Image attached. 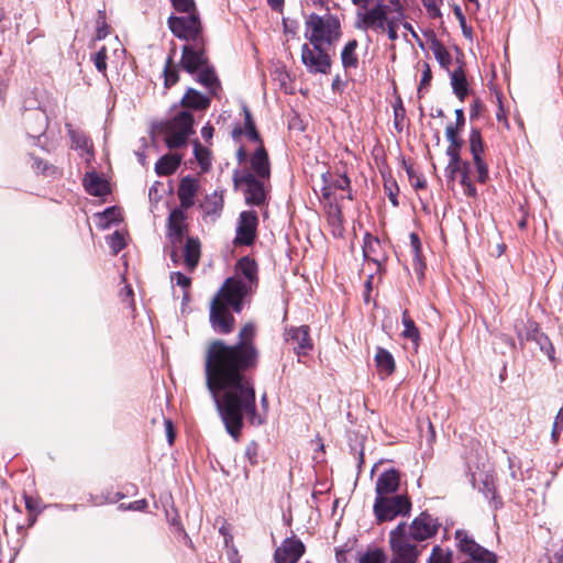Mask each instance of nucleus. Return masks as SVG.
Returning a JSON list of instances; mask_svg holds the SVG:
<instances>
[{
  "instance_id": "obj_1",
  "label": "nucleus",
  "mask_w": 563,
  "mask_h": 563,
  "mask_svg": "<svg viewBox=\"0 0 563 563\" xmlns=\"http://www.w3.org/2000/svg\"><path fill=\"white\" fill-rule=\"evenodd\" d=\"M255 333L256 328L250 322L241 328L234 345L213 340V401L227 432L235 441L241 435L244 415L253 426L265 422L256 410L254 388L241 374L257 364Z\"/></svg>"
},
{
  "instance_id": "obj_2",
  "label": "nucleus",
  "mask_w": 563,
  "mask_h": 563,
  "mask_svg": "<svg viewBox=\"0 0 563 563\" xmlns=\"http://www.w3.org/2000/svg\"><path fill=\"white\" fill-rule=\"evenodd\" d=\"M168 26L174 35L191 41L183 48L181 65L188 73L199 71L198 81L205 86L211 85V70L208 67V56L199 38L200 22L195 14L189 16H170Z\"/></svg>"
},
{
  "instance_id": "obj_3",
  "label": "nucleus",
  "mask_w": 563,
  "mask_h": 563,
  "mask_svg": "<svg viewBox=\"0 0 563 563\" xmlns=\"http://www.w3.org/2000/svg\"><path fill=\"white\" fill-rule=\"evenodd\" d=\"M187 216L181 208L174 209L167 219L166 236L170 247V257L175 264L184 262L194 269L200 258V242L187 235Z\"/></svg>"
},
{
  "instance_id": "obj_4",
  "label": "nucleus",
  "mask_w": 563,
  "mask_h": 563,
  "mask_svg": "<svg viewBox=\"0 0 563 563\" xmlns=\"http://www.w3.org/2000/svg\"><path fill=\"white\" fill-rule=\"evenodd\" d=\"M327 11H329L328 8ZM305 26V38L314 48L318 46H332L342 35L341 22L338 15L330 12L323 15L317 13L309 14L306 18Z\"/></svg>"
},
{
  "instance_id": "obj_5",
  "label": "nucleus",
  "mask_w": 563,
  "mask_h": 563,
  "mask_svg": "<svg viewBox=\"0 0 563 563\" xmlns=\"http://www.w3.org/2000/svg\"><path fill=\"white\" fill-rule=\"evenodd\" d=\"M232 179L234 187L243 192L246 205H265L271 189L269 178L256 177L250 169H235Z\"/></svg>"
},
{
  "instance_id": "obj_6",
  "label": "nucleus",
  "mask_w": 563,
  "mask_h": 563,
  "mask_svg": "<svg viewBox=\"0 0 563 563\" xmlns=\"http://www.w3.org/2000/svg\"><path fill=\"white\" fill-rule=\"evenodd\" d=\"M412 504L406 494L375 497L373 512L377 523L391 521L397 517H408Z\"/></svg>"
},
{
  "instance_id": "obj_7",
  "label": "nucleus",
  "mask_w": 563,
  "mask_h": 563,
  "mask_svg": "<svg viewBox=\"0 0 563 563\" xmlns=\"http://www.w3.org/2000/svg\"><path fill=\"white\" fill-rule=\"evenodd\" d=\"M254 292L255 290L242 283V278L228 277L213 296V299L223 306L230 307L235 313H240L244 308L245 299Z\"/></svg>"
},
{
  "instance_id": "obj_8",
  "label": "nucleus",
  "mask_w": 563,
  "mask_h": 563,
  "mask_svg": "<svg viewBox=\"0 0 563 563\" xmlns=\"http://www.w3.org/2000/svg\"><path fill=\"white\" fill-rule=\"evenodd\" d=\"M389 547L393 553L390 563H417L420 550L409 542L406 522H399L389 532Z\"/></svg>"
},
{
  "instance_id": "obj_9",
  "label": "nucleus",
  "mask_w": 563,
  "mask_h": 563,
  "mask_svg": "<svg viewBox=\"0 0 563 563\" xmlns=\"http://www.w3.org/2000/svg\"><path fill=\"white\" fill-rule=\"evenodd\" d=\"M389 5L377 2L373 8L360 10L356 12L354 26L356 30L367 32H385V24L389 12Z\"/></svg>"
},
{
  "instance_id": "obj_10",
  "label": "nucleus",
  "mask_w": 563,
  "mask_h": 563,
  "mask_svg": "<svg viewBox=\"0 0 563 563\" xmlns=\"http://www.w3.org/2000/svg\"><path fill=\"white\" fill-rule=\"evenodd\" d=\"M440 527L441 523L438 518L428 511H422L409 526L406 523V534L409 538V542L417 547L415 542H422L433 538Z\"/></svg>"
},
{
  "instance_id": "obj_11",
  "label": "nucleus",
  "mask_w": 563,
  "mask_h": 563,
  "mask_svg": "<svg viewBox=\"0 0 563 563\" xmlns=\"http://www.w3.org/2000/svg\"><path fill=\"white\" fill-rule=\"evenodd\" d=\"M194 118L183 110L166 124V143L168 147L176 148L184 145L192 131Z\"/></svg>"
},
{
  "instance_id": "obj_12",
  "label": "nucleus",
  "mask_w": 563,
  "mask_h": 563,
  "mask_svg": "<svg viewBox=\"0 0 563 563\" xmlns=\"http://www.w3.org/2000/svg\"><path fill=\"white\" fill-rule=\"evenodd\" d=\"M457 542V549L461 553L470 556L467 561H474L477 563H497V555L478 544L467 531L459 529L454 533Z\"/></svg>"
},
{
  "instance_id": "obj_13",
  "label": "nucleus",
  "mask_w": 563,
  "mask_h": 563,
  "mask_svg": "<svg viewBox=\"0 0 563 563\" xmlns=\"http://www.w3.org/2000/svg\"><path fill=\"white\" fill-rule=\"evenodd\" d=\"M300 59L309 74L327 75L330 73L332 62L325 47L318 46L314 48L313 46L305 43L301 45Z\"/></svg>"
},
{
  "instance_id": "obj_14",
  "label": "nucleus",
  "mask_w": 563,
  "mask_h": 563,
  "mask_svg": "<svg viewBox=\"0 0 563 563\" xmlns=\"http://www.w3.org/2000/svg\"><path fill=\"white\" fill-rule=\"evenodd\" d=\"M284 339L286 342L295 345L294 352L298 356V362L313 349L308 325L285 328Z\"/></svg>"
},
{
  "instance_id": "obj_15",
  "label": "nucleus",
  "mask_w": 563,
  "mask_h": 563,
  "mask_svg": "<svg viewBox=\"0 0 563 563\" xmlns=\"http://www.w3.org/2000/svg\"><path fill=\"white\" fill-rule=\"evenodd\" d=\"M258 218L255 211H242L239 217L235 245H252L256 238Z\"/></svg>"
},
{
  "instance_id": "obj_16",
  "label": "nucleus",
  "mask_w": 563,
  "mask_h": 563,
  "mask_svg": "<svg viewBox=\"0 0 563 563\" xmlns=\"http://www.w3.org/2000/svg\"><path fill=\"white\" fill-rule=\"evenodd\" d=\"M306 547L300 539L286 538L274 552L275 563H297L305 554Z\"/></svg>"
},
{
  "instance_id": "obj_17",
  "label": "nucleus",
  "mask_w": 563,
  "mask_h": 563,
  "mask_svg": "<svg viewBox=\"0 0 563 563\" xmlns=\"http://www.w3.org/2000/svg\"><path fill=\"white\" fill-rule=\"evenodd\" d=\"M232 277L242 278V283L249 288L256 290L258 287V265L256 261L249 255L238 260L234 266V275Z\"/></svg>"
},
{
  "instance_id": "obj_18",
  "label": "nucleus",
  "mask_w": 563,
  "mask_h": 563,
  "mask_svg": "<svg viewBox=\"0 0 563 563\" xmlns=\"http://www.w3.org/2000/svg\"><path fill=\"white\" fill-rule=\"evenodd\" d=\"M470 151L478 174L477 180L484 184L488 179V166L482 157V154L484 153V143L478 129H472L470 133Z\"/></svg>"
},
{
  "instance_id": "obj_19",
  "label": "nucleus",
  "mask_w": 563,
  "mask_h": 563,
  "mask_svg": "<svg viewBox=\"0 0 563 563\" xmlns=\"http://www.w3.org/2000/svg\"><path fill=\"white\" fill-rule=\"evenodd\" d=\"M230 307L223 306L213 299V332L229 334L234 330L235 318Z\"/></svg>"
},
{
  "instance_id": "obj_20",
  "label": "nucleus",
  "mask_w": 563,
  "mask_h": 563,
  "mask_svg": "<svg viewBox=\"0 0 563 563\" xmlns=\"http://www.w3.org/2000/svg\"><path fill=\"white\" fill-rule=\"evenodd\" d=\"M400 486V474L395 468L384 471L375 484V497L396 495Z\"/></svg>"
},
{
  "instance_id": "obj_21",
  "label": "nucleus",
  "mask_w": 563,
  "mask_h": 563,
  "mask_svg": "<svg viewBox=\"0 0 563 563\" xmlns=\"http://www.w3.org/2000/svg\"><path fill=\"white\" fill-rule=\"evenodd\" d=\"M390 8L385 24L388 38L393 42L398 40V27L402 25L406 13L400 0H389Z\"/></svg>"
},
{
  "instance_id": "obj_22",
  "label": "nucleus",
  "mask_w": 563,
  "mask_h": 563,
  "mask_svg": "<svg viewBox=\"0 0 563 563\" xmlns=\"http://www.w3.org/2000/svg\"><path fill=\"white\" fill-rule=\"evenodd\" d=\"M250 166V172L253 173L256 177L271 178V162L267 151L263 144H260L251 155Z\"/></svg>"
},
{
  "instance_id": "obj_23",
  "label": "nucleus",
  "mask_w": 563,
  "mask_h": 563,
  "mask_svg": "<svg viewBox=\"0 0 563 563\" xmlns=\"http://www.w3.org/2000/svg\"><path fill=\"white\" fill-rule=\"evenodd\" d=\"M199 181L191 177H185L179 184L177 191L181 209H188L195 203V197L199 192Z\"/></svg>"
},
{
  "instance_id": "obj_24",
  "label": "nucleus",
  "mask_w": 563,
  "mask_h": 563,
  "mask_svg": "<svg viewBox=\"0 0 563 563\" xmlns=\"http://www.w3.org/2000/svg\"><path fill=\"white\" fill-rule=\"evenodd\" d=\"M515 332L519 344L522 346L527 341H536L541 330L536 321L529 319L526 322L522 320L517 321L515 324Z\"/></svg>"
},
{
  "instance_id": "obj_25",
  "label": "nucleus",
  "mask_w": 563,
  "mask_h": 563,
  "mask_svg": "<svg viewBox=\"0 0 563 563\" xmlns=\"http://www.w3.org/2000/svg\"><path fill=\"white\" fill-rule=\"evenodd\" d=\"M451 78V87L454 95L461 100L464 101L466 96L468 95V82L466 79L465 71L463 66H459L450 74Z\"/></svg>"
},
{
  "instance_id": "obj_26",
  "label": "nucleus",
  "mask_w": 563,
  "mask_h": 563,
  "mask_svg": "<svg viewBox=\"0 0 563 563\" xmlns=\"http://www.w3.org/2000/svg\"><path fill=\"white\" fill-rule=\"evenodd\" d=\"M327 221L329 225L332 228V233L334 235L341 236L343 234V216L341 207L338 203L329 202L327 209Z\"/></svg>"
},
{
  "instance_id": "obj_27",
  "label": "nucleus",
  "mask_w": 563,
  "mask_h": 563,
  "mask_svg": "<svg viewBox=\"0 0 563 563\" xmlns=\"http://www.w3.org/2000/svg\"><path fill=\"white\" fill-rule=\"evenodd\" d=\"M84 183L90 195L102 197L109 192L108 183L96 173L87 174Z\"/></svg>"
},
{
  "instance_id": "obj_28",
  "label": "nucleus",
  "mask_w": 563,
  "mask_h": 563,
  "mask_svg": "<svg viewBox=\"0 0 563 563\" xmlns=\"http://www.w3.org/2000/svg\"><path fill=\"white\" fill-rule=\"evenodd\" d=\"M375 363L380 374L386 376L395 371V360L389 351L383 347H377L375 353Z\"/></svg>"
},
{
  "instance_id": "obj_29",
  "label": "nucleus",
  "mask_w": 563,
  "mask_h": 563,
  "mask_svg": "<svg viewBox=\"0 0 563 563\" xmlns=\"http://www.w3.org/2000/svg\"><path fill=\"white\" fill-rule=\"evenodd\" d=\"M358 42L356 40H350L341 52V63L344 69H355L358 66V57L356 49Z\"/></svg>"
},
{
  "instance_id": "obj_30",
  "label": "nucleus",
  "mask_w": 563,
  "mask_h": 563,
  "mask_svg": "<svg viewBox=\"0 0 563 563\" xmlns=\"http://www.w3.org/2000/svg\"><path fill=\"white\" fill-rule=\"evenodd\" d=\"M230 525L223 523L219 528V533L223 537V543L227 549V556L230 563H240L239 551L233 544V536L231 533Z\"/></svg>"
},
{
  "instance_id": "obj_31",
  "label": "nucleus",
  "mask_w": 563,
  "mask_h": 563,
  "mask_svg": "<svg viewBox=\"0 0 563 563\" xmlns=\"http://www.w3.org/2000/svg\"><path fill=\"white\" fill-rule=\"evenodd\" d=\"M181 103L185 108L202 110L208 108L209 98L195 89H188L187 93L181 99Z\"/></svg>"
},
{
  "instance_id": "obj_32",
  "label": "nucleus",
  "mask_w": 563,
  "mask_h": 563,
  "mask_svg": "<svg viewBox=\"0 0 563 563\" xmlns=\"http://www.w3.org/2000/svg\"><path fill=\"white\" fill-rule=\"evenodd\" d=\"M463 146V142L455 143V144H449L446 148V155L450 157V162L445 168L448 173V177L450 179H454V169L459 168L461 166V162L463 159L461 158L460 151Z\"/></svg>"
},
{
  "instance_id": "obj_33",
  "label": "nucleus",
  "mask_w": 563,
  "mask_h": 563,
  "mask_svg": "<svg viewBox=\"0 0 563 563\" xmlns=\"http://www.w3.org/2000/svg\"><path fill=\"white\" fill-rule=\"evenodd\" d=\"M404 331L401 335L405 339L410 340L415 344H418L420 340L419 329L416 327L415 321L410 318L408 310H404L401 319Z\"/></svg>"
},
{
  "instance_id": "obj_34",
  "label": "nucleus",
  "mask_w": 563,
  "mask_h": 563,
  "mask_svg": "<svg viewBox=\"0 0 563 563\" xmlns=\"http://www.w3.org/2000/svg\"><path fill=\"white\" fill-rule=\"evenodd\" d=\"M431 51L440 66L449 70L452 63V57L445 46L440 41L434 40L431 43Z\"/></svg>"
},
{
  "instance_id": "obj_35",
  "label": "nucleus",
  "mask_w": 563,
  "mask_h": 563,
  "mask_svg": "<svg viewBox=\"0 0 563 563\" xmlns=\"http://www.w3.org/2000/svg\"><path fill=\"white\" fill-rule=\"evenodd\" d=\"M180 158L176 155L163 156L155 166L158 175H169L174 173L179 166Z\"/></svg>"
},
{
  "instance_id": "obj_36",
  "label": "nucleus",
  "mask_w": 563,
  "mask_h": 563,
  "mask_svg": "<svg viewBox=\"0 0 563 563\" xmlns=\"http://www.w3.org/2000/svg\"><path fill=\"white\" fill-rule=\"evenodd\" d=\"M380 247V241L373 236L369 233H366L364 236L363 244V255L365 260L373 261L374 263H378V260L373 257L374 254L377 253V250Z\"/></svg>"
},
{
  "instance_id": "obj_37",
  "label": "nucleus",
  "mask_w": 563,
  "mask_h": 563,
  "mask_svg": "<svg viewBox=\"0 0 563 563\" xmlns=\"http://www.w3.org/2000/svg\"><path fill=\"white\" fill-rule=\"evenodd\" d=\"M243 111H244V128H245L246 136L249 137V140L258 143V145L263 144L261 135H260L258 131L256 130L255 122L253 120L251 111L247 109V107H244Z\"/></svg>"
},
{
  "instance_id": "obj_38",
  "label": "nucleus",
  "mask_w": 563,
  "mask_h": 563,
  "mask_svg": "<svg viewBox=\"0 0 563 563\" xmlns=\"http://www.w3.org/2000/svg\"><path fill=\"white\" fill-rule=\"evenodd\" d=\"M453 553L451 550H444L440 545H434L428 559V563H453Z\"/></svg>"
},
{
  "instance_id": "obj_39",
  "label": "nucleus",
  "mask_w": 563,
  "mask_h": 563,
  "mask_svg": "<svg viewBox=\"0 0 563 563\" xmlns=\"http://www.w3.org/2000/svg\"><path fill=\"white\" fill-rule=\"evenodd\" d=\"M99 225L103 229L121 220V211L117 208H108L104 212L98 214Z\"/></svg>"
},
{
  "instance_id": "obj_40",
  "label": "nucleus",
  "mask_w": 563,
  "mask_h": 563,
  "mask_svg": "<svg viewBox=\"0 0 563 563\" xmlns=\"http://www.w3.org/2000/svg\"><path fill=\"white\" fill-rule=\"evenodd\" d=\"M387 556L382 549L366 551L358 560V563H386Z\"/></svg>"
},
{
  "instance_id": "obj_41",
  "label": "nucleus",
  "mask_w": 563,
  "mask_h": 563,
  "mask_svg": "<svg viewBox=\"0 0 563 563\" xmlns=\"http://www.w3.org/2000/svg\"><path fill=\"white\" fill-rule=\"evenodd\" d=\"M483 494L490 501L494 509H498L503 506L501 499L496 495L495 487L488 479L483 483Z\"/></svg>"
},
{
  "instance_id": "obj_42",
  "label": "nucleus",
  "mask_w": 563,
  "mask_h": 563,
  "mask_svg": "<svg viewBox=\"0 0 563 563\" xmlns=\"http://www.w3.org/2000/svg\"><path fill=\"white\" fill-rule=\"evenodd\" d=\"M195 156L203 170H207L210 164L209 151L196 143L194 147Z\"/></svg>"
},
{
  "instance_id": "obj_43",
  "label": "nucleus",
  "mask_w": 563,
  "mask_h": 563,
  "mask_svg": "<svg viewBox=\"0 0 563 563\" xmlns=\"http://www.w3.org/2000/svg\"><path fill=\"white\" fill-rule=\"evenodd\" d=\"M164 77L166 87H170L178 81V71L170 59L165 65Z\"/></svg>"
},
{
  "instance_id": "obj_44",
  "label": "nucleus",
  "mask_w": 563,
  "mask_h": 563,
  "mask_svg": "<svg viewBox=\"0 0 563 563\" xmlns=\"http://www.w3.org/2000/svg\"><path fill=\"white\" fill-rule=\"evenodd\" d=\"M108 243L113 254L119 253L125 246L124 236L118 231L108 238Z\"/></svg>"
},
{
  "instance_id": "obj_45",
  "label": "nucleus",
  "mask_w": 563,
  "mask_h": 563,
  "mask_svg": "<svg viewBox=\"0 0 563 563\" xmlns=\"http://www.w3.org/2000/svg\"><path fill=\"white\" fill-rule=\"evenodd\" d=\"M406 170L413 188L424 189L427 187L426 178L422 175H418L411 166L407 167Z\"/></svg>"
},
{
  "instance_id": "obj_46",
  "label": "nucleus",
  "mask_w": 563,
  "mask_h": 563,
  "mask_svg": "<svg viewBox=\"0 0 563 563\" xmlns=\"http://www.w3.org/2000/svg\"><path fill=\"white\" fill-rule=\"evenodd\" d=\"M541 351L548 354L550 358H552V354L554 352L553 345L550 342L549 338L543 333L540 332L537 340L534 341Z\"/></svg>"
},
{
  "instance_id": "obj_47",
  "label": "nucleus",
  "mask_w": 563,
  "mask_h": 563,
  "mask_svg": "<svg viewBox=\"0 0 563 563\" xmlns=\"http://www.w3.org/2000/svg\"><path fill=\"white\" fill-rule=\"evenodd\" d=\"M421 73L422 74H421V80H420V85L418 88V92H421L424 88H428V86L430 85L431 79H432L431 68L428 63H426V62L422 63Z\"/></svg>"
},
{
  "instance_id": "obj_48",
  "label": "nucleus",
  "mask_w": 563,
  "mask_h": 563,
  "mask_svg": "<svg viewBox=\"0 0 563 563\" xmlns=\"http://www.w3.org/2000/svg\"><path fill=\"white\" fill-rule=\"evenodd\" d=\"M107 48L104 46H102L93 56L95 66L100 73H104L107 69Z\"/></svg>"
},
{
  "instance_id": "obj_49",
  "label": "nucleus",
  "mask_w": 563,
  "mask_h": 563,
  "mask_svg": "<svg viewBox=\"0 0 563 563\" xmlns=\"http://www.w3.org/2000/svg\"><path fill=\"white\" fill-rule=\"evenodd\" d=\"M384 188L393 206L398 207V186L396 181H386Z\"/></svg>"
},
{
  "instance_id": "obj_50",
  "label": "nucleus",
  "mask_w": 563,
  "mask_h": 563,
  "mask_svg": "<svg viewBox=\"0 0 563 563\" xmlns=\"http://www.w3.org/2000/svg\"><path fill=\"white\" fill-rule=\"evenodd\" d=\"M470 170H471V164L466 161L461 162V166L459 168L454 169V176L456 174L461 175V184H466L470 181Z\"/></svg>"
},
{
  "instance_id": "obj_51",
  "label": "nucleus",
  "mask_w": 563,
  "mask_h": 563,
  "mask_svg": "<svg viewBox=\"0 0 563 563\" xmlns=\"http://www.w3.org/2000/svg\"><path fill=\"white\" fill-rule=\"evenodd\" d=\"M462 130L454 128L453 124H449L445 129V137L450 144L461 143L462 139L459 137V134Z\"/></svg>"
},
{
  "instance_id": "obj_52",
  "label": "nucleus",
  "mask_w": 563,
  "mask_h": 563,
  "mask_svg": "<svg viewBox=\"0 0 563 563\" xmlns=\"http://www.w3.org/2000/svg\"><path fill=\"white\" fill-rule=\"evenodd\" d=\"M206 385L211 390V344L206 349Z\"/></svg>"
},
{
  "instance_id": "obj_53",
  "label": "nucleus",
  "mask_w": 563,
  "mask_h": 563,
  "mask_svg": "<svg viewBox=\"0 0 563 563\" xmlns=\"http://www.w3.org/2000/svg\"><path fill=\"white\" fill-rule=\"evenodd\" d=\"M350 178L346 175H341L334 179L330 185L334 189L346 190L350 188Z\"/></svg>"
},
{
  "instance_id": "obj_54",
  "label": "nucleus",
  "mask_w": 563,
  "mask_h": 563,
  "mask_svg": "<svg viewBox=\"0 0 563 563\" xmlns=\"http://www.w3.org/2000/svg\"><path fill=\"white\" fill-rule=\"evenodd\" d=\"M170 279H172V283H174L183 288H187L190 285V278L179 272L173 273L170 276Z\"/></svg>"
},
{
  "instance_id": "obj_55",
  "label": "nucleus",
  "mask_w": 563,
  "mask_h": 563,
  "mask_svg": "<svg viewBox=\"0 0 563 563\" xmlns=\"http://www.w3.org/2000/svg\"><path fill=\"white\" fill-rule=\"evenodd\" d=\"M174 8L180 12H189L194 8L192 0H172Z\"/></svg>"
},
{
  "instance_id": "obj_56",
  "label": "nucleus",
  "mask_w": 563,
  "mask_h": 563,
  "mask_svg": "<svg viewBox=\"0 0 563 563\" xmlns=\"http://www.w3.org/2000/svg\"><path fill=\"white\" fill-rule=\"evenodd\" d=\"M164 426H165V433L167 437V441H168L169 445H172L174 443L175 437H176L174 424L170 419H164Z\"/></svg>"
},
{
  "instance_id": "obj_57",
  "label": "nucleus",
  "mask_w": 563,
  "mask_h": 563,
  "mask_svg": "<svg viewBox=\"0 0 563 563\" xmlns=\"http://www.w3.org/2000/svg\"><path fill=\"white\" fill-rule=\"evenodd\" d=\"M421 1L430 15L435 16V15L440 14V10L438 7V0H421Z\"/></svg>"
},
{
  "instance_id": "obj_58",
  "label": "nucleus",
  "mask_w": 563,
  "mask_h": 563,
  "mask_svg": "<svg viewBox=\"0 0 563 563\" xmlns=\"http://www.w3.org/2000/svg\"><path fill=\"white\" fill-rule=\"evenodd\" d=\"M410 244L415 256L418 258L421 249V242L417 233H410Z\"/></svg>"
},
{
  "instance_id": "obj_59",
  "label": "nucleus",
  "mask_w": 563,
  "mask_h": 563,
  "mask_svg": "<svg viewBox=\"0 0 563 563\" xmlns=\"http://www.w3.org/2000/svg\"><path fill=\"white\" fill-rule=\"evenodd\" d=\"M464 124H465L464 111H463V109H456L455 110V125H453V126L462 130L464 128Z\"/></svg>"
},
{
  "instance_id": "obj_60",
  "label": "nucleus",
  "mask_w": 563,
  "mask_h": 563,
  "mask_svg": "<svg viewBox=\"0 0 563 563\" xmlns=\"http://www.w3.org/2000/svg\"><path fill=\"white\" fill-rule=\"evenodd\" d=\"M73 140L74 142L76 143V145L80 148H84L86 150L87 152H89V145H88V140L86 139L85 135H73Z\"/></svg>"
},
{
  "instance_id": "obj_61",
  "label": "nucleus",
  "mask_w": 563,
  "mask_h": 563,
  "mask_svg": "<svg viewBox=\"0 0 563 563\" xmlns=\"http://www.w3.org/2000/svg\"><path fill=\"white\" fill-rule=\"evenodd\" d=\"M107 35H108V25L106 24L104 21H102L101 23H98L96 37H97V40H102Z\"/></svg>"
},
{
  "instance_id": "obj_62",
  "label": "nucleus",
  "mask_w": 563,
  "mask_h": 563,
  "mask_svg": "<svg viewBox=\"0 0 563 563\" xmlns=\"http://www.w3.org/2000/svg\"><path fill=\"white\" fill-rule=\"evenodd\" d=\"M464 188V194L468 197H475L476 196V188L473 185V183L470 180L466 184H461Z\"/></svg>"
},
{
  "instance_id": "obj_63",
  "label": "nucleus",
  "mask_w": 563,
  "mask_h": 563,
  "mask_svg": "<svg viewBox=\"0 0 563 563\" xmlns=\"http://www.w3.org/2000/svg\"><path fill=\"white\" fill-rule=\"evenodd\" d=\"M499 340L506 345H508L511 350L516 349V343L511 336L507 334H500Z\"/></svg>"
},
{
  "instance_id": "obj_64",
  "label": "nucleus",
  "mask_w": 563,
  "mask_h": 563,
  "mask_svg": "<svg viewBox=\"0 0 563 563\" xmlns=\"http://www.w3.org/2000/svg\"><path fill=\"white\" fill-rule=\"evenodd\" d=\"M554 427H559L563 430V407L559 410L555 420L553 422Z\"/></svg>"
}]
</instances>
